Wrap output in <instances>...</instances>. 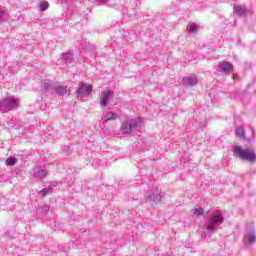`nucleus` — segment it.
Returning a JSON list of instances; mask_svg holds the SVG:
<instances>
[{"mask_svg": "<svg viewBox=\"0 0 256 256\" xmlns=\"http://www.w3.org/2000/svg\"><path fill=\"white\" fill-rule=\"evenodd\" d=\"M17 164V158H14V157H9L7 158L6 160V165H16Z\"/></svg>", "mask_w": 256, "mask_h": 256, "instance_id": "nucleus-21", "label": "nucleus"}, {"mask_svg": "<svg viewBox=\"0 0 256 256\" xmlns=\"http://www.w3.org/2000/svg\"><path fill=\"white\" fill-rule=\"evenodd\" d=\"M198 29L199 28L197 27V25H195L193 23H190L187 26V30L190 31V33H197Z\"/></svg>", "mask_w": 256, "mask_h": 256, "instance_id": "nucleus-19", "label": "nucleus"}, {"mask_svg": "<svg viewBox=\"0 0 256 256\" xmlns=\"http://www.w3.org/2000/svg\"><path fill=\"white\" fill-rule=\"evenodd\" d=\"M4 15H5V8L0 7V19H3Z\"/></svg>", "mask_w": 256, "mask_h": 256, "instance_id": "nucleus-24", "label": "nucleus"}, {"mask_svg": "<svg viewBox=\"0 0 256 256\" xmlns=\"http://www.w3.org/2000/svg\"><path fill=\"white\" fill-rule=\"evenodd\" d=\"M118 115L117 113L114 112H108L106 113V115L104 116V123H107L109 121H115V119H117Z\"/></svg>", "mask_w": 256, "mask_h": 256, "instance_id": "nucleus-13", "label": "nucleus"}, {"mask_svg": "<svg viewBox=\"0 0 256 256\" xmlns=\"http://www.w3.org/2000/svg\"><path fill=\"white\" fill-rule=\"evenodd\" d=\"M47 175H49V172L45 169H40L35 173V177H37L38 179H45Z\"/></svg>", "mask_w": 256, "mask_h": 256, "instance_id": "nucleus-15", "label": "nucleus"}, {"mask_svg": "<svg viewBox=\"0 0 256 256\" xmlns=\"http://www.w3.org/2000/svg\"><path fill=\"white\" fill-rule=\"evenodd\" d=\"M248 243H255L256 235L255 232H250L247 234Z\"/></svg>", "mask_w": 256, "mask_h": 256, "instance_id": "nucleus-20", "label": "nucleus"}, {"mask_svg": "<svg viewBox=\"0 0 256 256\" xmlns=\"http://www.w3.org/2000/svg\"><path fill=\"white\" fill-rule=\"evenodd\" d=\"M38 215H41L42 217H45L47 213H49V206H42L37 209Z\"/></svg>", "mask_w": 256, "mask_h": 256, "instance_id": "nucleus-16", "label": "nucleus"}, {"mask_svg": "<svg viewBox=\"0 0 256 256\" xmlns=\"http://www.w3.org/2000/svg\"><path fill=\"white\" fill-rule=\"evenodd\" d=\"M55 83L51 82V81H46L43 83V89L45 91H55Z\"/></svg>", "mask_w": 256, "mask_h": 256, "instance_id": "nucleus-14", "label": "nucleus"}, {"mask_svg": "<svg viewBox=\"0 0 256 256\" xmlns=\"http://www.w3.org/2000/svg\"><path fill=\"white\" fill-rule=\"evenodd\" d=\"M235 134H236V136L239 137V139H242V141H245V139H246L245 128H243V126H239L238 128H236Z\"/></svg>", "mask_w": 256, "mask_h": 256, "instance_id": "nucleus-12", "label": "nucleus"}, {"mask_svg": "<svg viewBox=\"0 0 256 256\" xmlns=\"http://www.w3.org/2000/svg\"><path fill=\"white\" fill-rule=\"evenodd\" d=\"M140 123H141L140 117H137L131 120H125L120 130L124 135H131L133 129H136V127H139Z\"/></svg>", "mask_w": 256, "mask_h": 256, "instance_id": "nucleus-4", "label": "nucleus"}, {"mask_svg": "<svg viewBox=\"0 0 256 256\" xmlns=\"http://www.w3.org/2000/svg\"><path fill=\"white\" fill-rule=\"evenodd\" d=\"M250 129H251L252 135H255V129L253 128H250Z\"/></svg>", "mask_w": 256, "mask_h": 256, "instance_id": "nucleus-26", "label": "nucleus"}, {"mask_svg": "<svg viewBox=\"0 0 256 256\" xmlns=\"http://www.w3.org/2000/svg\"><path fill=\"white\" fill-rule=\"evenodd\" d=\"M197 83H199V80H197L195 76L184 77L182 79V85L184 87H193V85H197Z\"/></svg>", "mask_w": 256, "mask_h": 256, "instance_id": "nucleus-8", "label": "nucleus"}, {"mask_svg": "<svg viewBox=\"0 0 256 256\" xmlns=\"http://www.w3.org/2000/svg\"><path fill=\"white\" fill-rule=\"evenodd\" d=\"M99 2L100 5H105V3H107V1L109 0H97Z\"/></svg>", "mask_w": 256, "mask_h": 256, "instance_id": "nucleus-25", "label": "nucleus"}, {"mask_svg": "<svg viewBox=\"0 0 256 256\" xmlns=\"http://www.w3.org/2000/svg\"><path fill=\"white\" fill-rule=\"evenodd\" d=\"M220 65V73H229L233 69V64L230 62L222 61L219 63Z\"/></svg>", "mask_w": 256, "mask_h": 256, "instance_id": "nucleus-10", "label": "nucleus"}, {"mask_svg": "<svg viewBox=\"0 0 256 256\" xmlns=\"http://www.w3.org/2000/svg\"><path fill=\"white\" fill-rule=\"evenodd\" d=\"M49 9V2L44 1L40 4V11H47Z\"/></svg>", "mask_w": 256, "mask_h": 256, "instance_id": "nucleus-23", "label": "nucleus"}, {"mask_svg": "<svg viewBox=\"0 0 256 256\" xmlns=\"http://www.w3.org/2000/svg\"><path fill=\"white\" fill-rule=\"evenodd\" d=\"M55 93H57L60 97H63L65 95H70L69 89L67 86L56 84L54 87Z\"/></svg>", "mask_w": 256, "mask_h": 256, "instance_id": "nucleus-9", "label": "nucleus"}, {"mask_svg": "<svg viewBox=\"0 0 256 256\" xmlns=\"http://www.w3.org/2000/svg\"><path fill=\"white\" fill-rule=\"evenodd\" d=\"M234 13H237L239 15V17H243V15H245V13H247V8H245L244 6H241V5H236V6H234Z\"/></svg>", "mask_w": 256, "mask_h": 256, "instance_id": "nucleus-11", "label": "nucleus"}, {"mask_svg": "<svg viewBox=\"0 0 256 256\" xmlns=\"http://www.w3.org/2000/svg\"><path fill=\"white\" fill-rule=\"evenodd\" d=\"M225 222V215L223 211L216 210L208 218L206 229L209 232L215 231L220 225H223Z\"/></svg>", "mask_w": 256, "mask_h": 256, "instance_id": "nucleus-1", "label": "nucleus"}, {"mask_svg": "<svg viewBox=\"0 0 256 256\" xmlns=\"http://www.w3.org/2000/svg\"><path fill=\"white\" fill-rule=\"evenodd\" d=\"M233 155L242 161H249V163L256 162V153L253 149L243 150L241 146H233Z\"/></svg>", "mask_w": 256, "mask_h": 256, "instance_id": "nucleus-2", "label": "nucleus"}, {"mask_svg": "<svg viewBox=\"0 0 256 256\" xmlns=\"http://www.w3.org/2000/svg\"><path fill=\"white\" fill-rule=\"evenodd\" d=\"M146 199L150 203V205H157L161 203L163 199V196L161 195V190H159V188H156L155 192H150Z\"/></svg>", "mask_w": 256, "mask_h": 256, "instance_id": "nucleus-6", "label": "nucleus"}, {"mask_svg": "<svg viewBox=\"0 0 256 256\" xmlns=\"http://www.w3.org/2000/svg\"><path fill=\"white\" fill-rule=\"evenodd\" d=\"M19 98L14 96L2 98L0 100V113H7L8 111H13L19 107Z\"/></svg>", "mask_w": 256, "mask_h": 256, "instance_id": "nucleus-3", "label": "nucleus"}, {"mask_svg": "<svg viewBox=\"0 0 256 256\" xmlns=\"http://www.w3.org/2000/svg\"><path fill=\"white\" fill-rule=\"evenodd\" d=\"M113 97V91L109 89H104L100 96V107H107L109 105V100Z\"/></svg>", "mask_w": 256, "mask_h": 256, "instance_id": "nucleus-7", "label": "nucleus"}, {"mask_svg": "<svg viewBox=\"0 0 256 256\" xmlns=\"http://www.w3.org/2000/svg\"><path fill=\"white\" fill-rule=\"evenodd\" d=\"M51 193V188H44L39 191V194L42 195V197H47Z\"/></svg>", "mask_w": 256, "mask_h": 256, "instance_id": "nucleus-22", "label": "nucleus"}, {"mask_svg": "<svg viewBox=\"0 0 256 256\" xmlns=\"http://www.w3.org/2000/svg\"><path fill=\"white\" fill-rule=\"evenodd\" d=\"M193 214L196 215L197 217H201V215H205V210H203L202 207L200 208H195L192 210Z\"/></svg>", "mask_w": 256, "mask_h": 256, "instance_id": "nucleus-18", "label": "nucleus"}, {"mask_svg": "<svg viewBox=\"0 0 256 256\" xmlns=\"http://www.w3.org/2000/svg\"><path fill=\"white\" fill-rule=\"evenodd\" d=\"M62 60L69 61L70 63H72L73 62V54H71V52L62 53Z\"/></svg>", "mask_w": 256, "mask_h": 256, "instance_id": "nucleus-17", "label": "nucleus"}, {"mask_svg": "<svg viewBox=\"0 0 256 256\" xmlns=\"http://www.w3.org/2000/svg\"><path fill=\"white\" fill-rule=\"evenodd\" d=\"M92 92L93 86L87 85L85 83L79 84L78 89H76L75 91L78 99H83V97H89V95H91Z\"/></svg>", "mask_w": 256, "mask_h": 256, "instance_id": "nucleus-5", "label": "nucleus"}]
</instances>
